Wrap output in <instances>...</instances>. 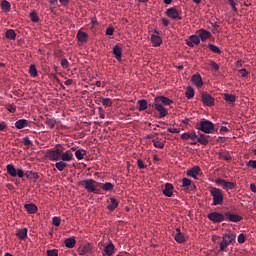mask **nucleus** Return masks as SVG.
<instances>
[{
	"label": "nucleus",
	"mask_w": 256,
	"mask_h": 256,
	"mask_svg": "<svg viewBox=\"0 0 256 256\" xmlns=\"http://www.w3.org/2000/svg\"><path fill=\"white\" fill-rule=\"evenodd\" d=\"M7 111H9V113H16L17 112V106H15V104H9L7 106Z\"/></svg>",
	"instance_id": "obj_46"
},
{
	"label": "nucleus",
	"mask_w": 256,
	"mask_h": 256,
	"mask_svg": "<svg viewBox=\"0 0 256 256\" xmlns=\"http://www.w3.org/2000/svg\"><path fill=\"white\" fill-rule=\"evenodd\" d=\"M119 207V202L115 198H110V204L108 205L109 211H115V208Z\"/></svg>",
	"instance_id": "obj_29"
},
{
	"label": "nucleus",
	"mask_w": 256,
	"mask_h": 256,
	"mask_svg": "<svg viewBox=\"0 0 256 256\" xmlns=\"http://www.w3.org/2000/svg\"><path fill=\"white\" fill-rule=\"evenodd\" d=\"M93 245L91 243L84 244L78 250L79 255H93Z\"/></svg>",
	"instance_id": "obj_9"
},
{
	"label": "nucleus",
	"mask_w": 256,
	"mask_h": 256,
	"mask_svg": "<svg viewBox=\"0 0 256 256\" xmlns=\"http://www.w3.org/2000/svg\"><path fill=\"white\" fill-rule=\"evenodd\" d=\"M208 219L212 221V223H221L225 221V214H221L219 212H212L207 215Z\"/></svg>",
	"instance_id": "obj_7"
},
{
	"label": "nucleus",
	"mask_w": 256,
	"mask_h": 256,
	"mask_svg": "<svg viewBox=\"0 0 256 256\" xmlns=\"http://www.w3.org/2000/svg\"><path fill=\"white\" fill-rule=\"evenodd\" d=\"M101 103L104 107H111L113 105V100H111V98H102Z\"/></svg>",
	"instance_id": "obj_37"
},
{
	"label": "nucleus",
	"mask_w": 256,
	"mask_h": 256,
	"mask_svg": "<svg viewBox=\"0 0 256 256\" xmlns=\"http://www.w3.org/2000/svg\"><path fill=\"white\" fill-rule=\"evenodd\" d=\"M229 5L231 6L232 8V11H234V13H237V1L235 0H227Z\"/></svg>",
	"instance_id": "obj_43"
},
{
	"label": "nucleus",
	"mask_w": 256,
	"mask_h": 256,
	"mask_svg": "<svg viewBox=\"0 0 256 256\" xmlns=\"http://www.w3.org/2000/svg\"><path fill=\"white\" fill-rule=\"evenodd\" d=\"M209 193L212 196L213 205L215 206L223 205V200H224L223 190L215 187H210Z\"/></svg>",
	"instance_id": "obj_2"
},
{
	"label": "nucleus",
	"mask_w": 256,
	"mask_h": 256,
	"mask_svg": "<svg viewBox=\"0 0 256 256\" xmlns=\"http://www.w3.org/2000/svg\"><path fill=\"white\" fill-rule=\"evenodd\" d=\"M24 207L31 215L37 212V206L35 204H26Z\"/></svg>",
	"instance_id": "obj_32"
},
{
	"label": "nucleus",
	"mask_w": 256,
	"mask_h": 256,
	"mask_svg": "<svg viewBox=\"0 0 256 256\" xmlns=\"http://www.w3.org/2000/svg\"><path fill=\"white\" fill-rule=\"evenodd\" d=\"M87 33L83 32V31H78L77 33V39H78V43L79 45H83V43H87Z\"/></svg>",
	"instance_id": "obj_20"
},
{
	"label": "nucleus",
	"mask_w": 256,
	"mask_h": 256,
	"mask_svg": "<svg viewBox=\"0 0 256 256\" xmlns=\"http://www.w3.org/2000/svg\"><path fill=\"white\" fill-rule=\"evenodd\" d=\"M61 66L63 67V69H69V61L67 59H62L61 60Z\"/></svg>",
	"instance_id": "obj_50"
},
{
	"label": "nucleus",
	"mask_w": 256,
	"mask_h": 256,
	"mask_svg": "<svg viewBox=\"0 0 256 256\" xmlns=\"http://www.w3.org/2000/svg\"><path fill=\"white\" fill-rule=\"evenodd\" d=\"M223 189H225L226 191H229V189H235V183L233 182H229V181H225L224 182V186H222Z\"/></svg>",
	"instance_id": "obj_40"
},
{
	"label": "nucleus",
	"mask_w": 256,
	"mask_h": 256,
	"mask_svg": "<svg viewBox=\"0 0 256 256\" xmlns=\"http://www.w3.org/2000/svg\"><path fill=\"white\" fill-rule=\"evenodd\" d=\"M224 217H226V219L232 223H239V221H243V217L231 212H226Z\"/></svg>",
	"instance_id": "obj_11"
},
{
	"label": "nucleus",
	"mask_w": 256,
	"mask_h": 256,
	"mask_svg": "<svg viewBox=\"0 0 256 256\" xmlns=\"http://www.w3.org/2000/svg\"><path fill=\"white\" fill-rule=\"evenodd\" d=\"M138 169H146L147 165L143 162V160L138 159L137 160Z\"/></svg>",
	"instance_id": "obj_51"
},
{
	"label": "nucleus",
	"mask_w": 256,
	"mask_h": 256,
	"mask_svg": "<svg viewBox=\"0 0 256 256\" xmlns=\"http://www.w3.org/2000/svg\"><path fill=\"white\" fill-rule=\"evenodd\" d=\"M163 195H165V197H173V184L171 183L165 184Z\"/></svg>",
	"instance_id": "obj_19"
},
{
	"label": "nucleus",
	"mask_w": 256,
	"mask_h": 256,
	"mask_svg": "<svg viewBox=\"0 0 256 256\" xmlns=\"http://www.w3.org/2000/svg\"><path fill=\"white\" fill-rule=\"evenodd\" d=\"M16 237L22 240L27 239V228L18 229L16 232Z\"/></svg>",
	"instance_id": "obj_28"
},
{
	"label": "nucleus",
	"mask_w": 256,
	"mask_h": 256,
	"mask_svg": "<svg viewBox=\"0 0 256 256\" xmlns=\"http://www.w3.org/2000/svg\"><path fill=\"white\" fill-rule=\"evenodd\" d=\"M192 83L201 89L203 87V78H201V74H194L191 79Z\"/></svg>",
	"instance_id": "obj_15"
},
{
	"label": "nucleus",
	"mask_w": 256,
	"mask_h": 256,
	"mask_svg": "<svg viewBox=\"0 0 256 256\" xmlns=\"http://www.w3.org/2000/svg\"><path fill=\"white\" fill-rule=\"evenodd\" d=\"M250 189L252 193H256V185L255 184H250Z\"/></svg>",
	"instance_id": "obj_64"
},
{
	"label": "nucleus",
	"mask_w": 256,
	"mask_h": 256,
	"mask_svg": "<svg viewBox=\"0 0 256 256\" xmlns=\"http://www.w3.org/2000/svg\"><path fill=\"white\" fill-rule=\"evenodd\" d=\"M185 95L187 99H193V97H195V90H193L191 87H188Z\"/></svg>",
	"instance_id": "obj_39"
},
{
	"label": "nucleus",
	"mask_w": 256,
	"mask_h": 256,
	"mask_svg": "<svg viewBox=\"0 0 256 256\" xmlns=\"http://www.w3.org/2000/svg\"><path fill=\"white\" fill-rule=\"evenodd\" d=\"M174 239L177 243H185V235L181 233V228H176Z\"/></svg>",
	"instance_id": "obj_21"
},
{
	"label": "nucleus",
	"mask_w": 256,
	"mask_h": 256,
	"mask_svg": "<svg viewBox=\"0 0 256 256\" xmlns=\"http://www.w3.org/2000/svg\"><path fill=\"white\" fill-rule=\"evenodd\" d=\"M166 15L170 19H178L179 21H181V19H183V17H181V14H179V11H177V9H175V8H169L166 11Z\"/></svg>",
	"instance_id": "obj_12"
},
{
	"label": "nucleus",
	"mask_w": 256,
	"mask_h": 256,
	"mask_svg": "<svg viewBox=\"0 0 256 256\" xmlns=\"http://www.w3.org/2000/svg\"><path fill=\"white\" fill-rule=\"evenodd\" d=\"M238 243H245V234H239Z\"/></svg>",
	"instance_id": "obj_59"
},
{
	"label": "nucleus",
	"mask_w": 256,
	"mask_h": 256,
	"mask_svg": "<svg viewBox=\"0 0 256 256\" xmlns=\"http://www.w3.org/2000/svg\"><path fill=\"white\" fill-rule=\"evenodd\" d=\"M139 111H145L147 109V100L142 99L138 101Z\"/></svg>",
	"instance_id": "obj_36"
},
{
	"label": "nucleus",
	"mask_w": 256,
	"mask_h": 256,
	"mask_svg": "<svg viewBox=\"0 0 256 256\" xmlns=\"http://www.w3.org/2000/svg\"><path fill=\"white\" fill-rule=\"evenodd\" d=\"M227 131H229V128H227V126H222L220 128V133H227Z\"/></svg>",
	"instance_id": "obj_63"
},
{
	"label": "nucleus",
	"mask_w": 256,
	"mask_h": 256,
	"mask_svg": "<svg viewBox=\"0 0 256 256\" xmlns=\"http://www.w3.org/2000/svg\"><path fill=\"white\" fill-rule=\"evenodd\" d=\"M199 37H200V41H207V39L211 37V32L205 29H202L200 30Z\"/></svg>",
	"instance_id": "obj_26"
},
{
	"label": "nucleus",
	"mask_w": 256,
	"mask_h": 256,
	"mask_svg": "<svg viewBox=\"0 0 256 256\" xmlns=\"http://www.w3.org/2000/svg\"><path fill=\"white\" fill-rule=\"evenodd\" d=\"M168 133H180L179 128H168Z\"/></svg>",
	"instance_id": "obj_60"
},
{
	"label": "nucleus",
	"mask_w": 256,
	"mask_h": 256,
	"mask_svg": "<svg viewBox=\"0 0 256 256\" xmlns=\"http://www.w3.org/2000/svg\"><path fill=\"white\" fill-rule=\"evenodd\" d=\"M55 167L59 171H65V167H67V163L63 162V160H61V161L55 163Z\"/></svg>",
	"instance_id": "obj_34"
},
{
	"label": "nucleus",
	"mask_w": 256,
	"mask_h": 256,
	"mask_svg": "<svg viewBox=\"0 0 256 256\" xmlns=\"http://www.w3.org/2000/svg\"><path fill=\"white\" fill-rule=\"evenodd\" d=\"M52 223L55 227H59V225H61V217L59 216H54L52 218Z\"/></svg>",
	"instance_id": "obj_44"
},
{
	"label": "nucleus",
	"mask_w": 256,
	"mask_h": 256,
	"mask_svg": "<svg viewBox=\"0 0 256 256\" xmlns=\"http://www.w3.org/2000/svg\"><path fill=\"white\" fill-rule=\"evenodd\" d=\"M154 33L151 35V43L153 47H161V44L163 43V39L161 36H159V31L155 30Z\"/></svg>",
	"instance_id": "obj_10"
},
{
	"label": "nucleus",
	"mask_w": 256,
	"mask_h": 256,
	"mask_svg": "<svg viewBox=\"0 0 256 256\" xmlns=\"http://www.w3.org/2000/svg\"><path fill=\"white\" fill-rule=\"evenodd\" d=\"M0 7L4 13H9V11H11V3L7 0H2Z\"/></svg>",
	"instance_id": "obj_27"
},
{
	"label": "nucleus",
	"mask_w": 256,
	"mask_h": 256,
	"mask_svg": "<svg viewBox=\"0 0 256 256\" xmlns=\"http://www.w3.org/2000/svg\"><path fill=\"white\" fill-rule=\"evenodd\" d=\"M208 49H210V51H212V53H217L218 55H220V53H221V49H219L217 47V45H215V44H209Z\"/></svg>",
	"instance_id": "obj_41"
},
{
	"label": "nucleus",
	"mask_w": 256,
	"mask_h": 256,
	"mask_svg": "<svg viewBox=\"0 0 256 256\" xmlns=\"http://www.w3.org/2000/svg\"><path fill=\"white\" fill-rule=\"evenodd\" d=\"M113 33H115V28L109 27L106 29V35L111 36V35H113Z\"/></svg>",
	"instance_id": "obj_56"
},
{
	"label": "nucleus",
	"mask_w": 256,
	"mask_h": 256,
	"mask_svg": "<svg viewBox=\"0 0 256 256\" xmlns=\"http://www.w3.org/2000/svg\"><path fill=\"white\" fill-rule=\"evenodd\" d=\"M23 143H24V145H33V142H31V140L29 139V137H24L23 138Z\"/></svg>",
	"instance_id": "obj_57"
},
{
	"label": "nucleus",
	"mask_w": 256,
	"mask_h": 256,
	"mask_svg": "<svg viewBox=\"0 0 256 256\" xmlns=\"http://www.w3.org/2000/svg\"><path fill=\"white\" fill-rule=\"evenodd\" d=\"M64 244L67 249H73L77 245V240L75 238H66Z\"/></svg>",
	"instance_id": "obj_24"
},
{
	"label": "nucleus",
	"mask_w": 256,
	"mask_h": 256,
	"mask_svg": "<svg viewBox=\"0 0 256 256\" xmlns=\"http://www.w3.org/2000/svg\"><path fill=\"white\" fill-rule=\"evenodd\" d=\"M235 233L229 232L228 234H224L222 237V242L220 243V251H225L233 241L236 239Z\"/></svg>",
	"instance_id": "obj_3"
},
{
	"label": "nucleus",
	"mask_w": 256,
	"mask_h": 256,
	"mask_svg": "<svg viewBox=\"0 0 256 256\" xmlns=\"http://www.w3.org/2000/svg\"><path fill=\"white\" fill-rule=\"evenodd\" d=\"M199 131H202V133H213L215 129V124L209 120H203L199 123Z\"/></svg>",
	"instance_id": "obj_6"
},
{
	"label": "nucleus",
	"mask_w": 256,
	"mask_h": 256,
	"mask_svg": "<svg viewBox=\"0 0 256 256\" xmlns=\"http://www.w3.org/2000/svg\"><path fill=\"white\" fill-rule=\"evenodd\" d=\"M224 101L228 103L229 105H235V102L237 101V96L233 94H223Z\"/></svg>",
	"instance_id": "obj_17"
},
{
	"label": "nucleus",
	"mask_w": 256,
	"mask_h": 256,
	"mask_svg": "<svg viewBox=\"0 0 256 256\" xmlns=\"http://www.w3.org/2000/svg\"><path fill=\"white\" fill-rule=\"evenodd\" d=\"M5 129H7V124H5V122H1L0 123V131H5Z\"/></svg>",
	"instance_id": "obj_62"
},
{
	"label": "nucleus",
	"mask_w": 256,
	"mask_h": 256,
	"mask_svg": "<svg viewBox=\"0 0 256 256\" xmlns=\"http://www.w3.org/2000/svg\"><path fill=\"white\" fill-rule=\"evenodd\" d=\"M114 187H115V185H113V183H111V182H106V183L103 184L102 189H103L104 191H113Z\"/></svg>",
	"instance_id": "obj_38"
},
{
	"label": "nucleus",
	"mask_w": 256,
	"mask_h": 256,
	"mask_svg": "<svg viewBox=\"0 0 256 256\" xmlns=\"http://www.w3.org/2000/svg\"><path fill=\"white\" fill-rule=\"evenodd\" d=\"M47 256H59V251L57 249L48 250Z\"/></svg>",
	"instance_id": "obj_49"
},
{
	"label": "nucleus",
	"mask_w": 256,
	"mask_h": 256,
	"mask_svg": "<svg viewBox=\"0 0 256 256\" xmlns=\"http://www.w3.org/2000/svg\"><path fill=\"white\" fill-rule=\"evenodd\" d=\"M198 143H200V145H208L209 144V136L200 134L198 136Z\"/></svg>",
	"instance_id": "obj_31"
},
{
	"label": "nucleus",
	"mask_w": 256,
	"mask_h": 256,
	"mask_svg": "<svg viewBox=\"0 0 256 256\" xmlns=\"http://www.w3.org/2000/svg\"><path fill=\"white\" fill-rule=\"evenodd\" d=\"M80 185H84V189L88 193H97V188L99 187V183L93 179L83 180L80 182Z\"/></svg>",
	"instance_id": "obj_4"
},
{
	"label": "nucleus",
	"mask_w": 256,
	"mask_h": 256,
	"mask_svg": "<svg viewBox=\"0 0 256 256\" xmlns=\"http://www.w3.org/2000/svg\"><path fill=\"white\" fill-rule=\"evenodd\" d=\"M199 173H201V168L199 166H194L186 172L188 177H193V179H197Z\"/></svg>",
	"instance_id": "obj_13"
},
{
	"label": "nucleus",
	"mask_w": 256,
	"mask_h": 256,
	"mask_svg": "<svg viewBox=\"0 0 256 256\" xmlns=\"http://www.w3.org/2000/svg\"><path fill=\"white\" fill-rule=\"evenodd\" d=\"M181 137L182 139H191V133L185 132L181 135Z\"/></svg>",
	"instance_id": "obj_61"
},
{
	"label": "nucleus",
	"mask_w": 256,
	"mask_h": 256,
	"mask_svg": "<svg viewBox=\"0 0 256 256\" xmlns=\"http://www.w3.org/2000/svg\"><path fill=\"white\" fill-rule=\"evenodd\" d=\"M86 151L85 150H76L75 151V157L76 159H78V161H82V159H85V155H86Z\"/></svg>",
	"instance_id": "obj_33"
},
{
	"label": "nucleus",
	"mask_w": 256,
	"mask_h": 256,
	"mask_svg": "<svg viewBox=\"0 0 256 256\" xmlns=\"http://www.w3.org/2000/svg\"><path fill=\"white\" fill-rule=\"evenodd\" d=\"M46 157L47 159H49V161H59L61 159V150H48L46 153Z\"/></svg>",
	"instance_id": "obj_8"
},
{
	"label": "nucleus",
	"mask_w": 256,
	"mask_h": 256,
	"mask_svg": "<svg viewBox=\"0 0 256 256\" xmlns=\"http://www.w3.org/2000/svg\"><path fill=\"white\" fill-rule=\"evenodd\" d=\"M30 18H31V21L33 23H38L39 22V17L37 16V14L35 12L30 13Z\"/></svg>",
	"instance_id": "obj_47"
},
{
	"label": "nucleus",
	"mask_w": 256,
	"mask_h": 256,
	"mask_svg": "<svg viewBox=\"0 0 256 256\" xmlns=\"http://www.w3.org/2000/svg\"><path fill=\"white\" fill-rule=\"evenodd\" d=\"M190 185H191V180H189V178L182 179V187L187 189V187H190Z\"/></svg>",
	"instance_id": "obj_45"
},
{
	"label": "nucleus",
	"mask_w": 256,
	"mask_h": 256,
	"mask_svg": "<svg viewBox=\"0 0 256 256\" xmlns=\"http://www.w3.org/2000/svg\"><path fill=\"white\" fill-rule=\"evenodd\" d=\"M239 73H240L241 77H248L249 76V72L245 68L240 69Z\"/></svg>",
	"instance_id": "obj_52"
},
{
	"label": "nucleus",
	"mask_w": 256,
	"mask_h": 256,
	"mask_svg": "<svg viewBox=\"0 0 256 256\" xmlns=\"http://www.w3.org/2000/svg\"><path fill=\"white\" fill-rule=\"evenodd\" d=\"M113 55L116 57L117 61H121V57L123 55V49L119 46H114L113 47Z\"/></svg>",
	"instance_id": "obj_25"
},
{
	"label": "nucleus",
	"mask_w": 256,
	"mask_h": 256,
	"mask_svg": "<svg viewBox=\"0 0 256 256\" xmlns=\"http://www.w3.org/2000/svg\"><path fill=\"white\" fill-rule=\"evenodd\" d=\"M6 39H10L11 41H15L17 39V33H15V30L9 29L6 31Z\"/></svg>",
	"instance_id": "obj_30"
},
{
	"label": "nucleus",
	"mask_w": 256,
	"mask_h": 256,
	"mask_svg": "<svg viewBox=\"0 0 256 256\" xmlns=\"http://www.w3.org/2000/svg\"><path fill=\"white\" fill-rule=\"evenodd\" d=\"M225 181L226 180L218 178L215 180V183H216V185H221L223 187L225 185Z\"/></svg>",
	"instance_id": "obj_58"
},
{
	"label": "nucleus",
	"mask_w": 256,
	"mask_h": 256,
	"mask_svg": "<svg viewBox=\"0 0 256 256\" xmlns=\"http://www.w3.org/2000/svg\"><path fill=\"white\" fill-rule=\"evenodd\" d=\"M29 74L31 75V77H37L38 72H37V67H35V65L33 64L30 65Z\"/></svg>",
	"instance_id": "obj_42"
},
{
	"label": "nucleus",
	"mask_w": 256,
	"mask_h": 256,
	"mask_svg": "<svg viewBox=\"0 0 256 256\" xmlns=\"http://www.w3.org/2000/svg\"><path fill=\"white\" fill-rule=\"evenodd\" d=\"M104 253H106L107 256H113L115 253V245H113V242H110L105 246Z\"/></svg>",
	"instance_id": "obj_22"
},
{
	"label": "nucleus",
	"mask_w": 256,
	"mask_h": 256,
	"mask_svg": "<svg viewBox=\"0 0 256 256\" xmlns=\"http://www.w3.org/2000/svg\"><path fill=\"white\" fill-rule=\"evenodd\" d=\"M247 167H251L252 169H256V161L250 160L247 162Z\"/></svg>",
	"instance_id": "obj_53"
},
{
	"label": "nucleus",
	"mask_w": 256,
	"mask_h": 256,
	"mask_svg": "<svg viewBox=\"0 0 256 256\" xmlns=\"http://www.w3.org/2000/svg\"><path fill=\"white\" fill-rule=\"evenodd\" d=\"M202 102L204 105H207V107H212V105H215V99L209 94L202 95Z\"/></svg>",
	"instance_id": "obj_14"
},
{
	"label": "nucleus",
	"mask_w": 256,
	"mask_h": 256,
	"mask_svg": "<svg viewBox=\"0 0 256 256\" xmlns=\"http://www.w3.org/2000/svg\"><path fill=\"white\" fill-rule=\"evenodd\" d=\"M163 105H173V100L165 97V96H158L154 99V108L159 113L160 119L163 117H167V110Z\"/></svg>",
	"instance_id": "obj_1"
},
{
	"label": "nucleus",
	"mask_w": 256,
	"mask_h": 256,
	"mask_svg": "<svg viewBox=\"0 0 256 256\" xmlns=\"http://www.w3.org/2000/svg\"><path fill=\"white\" fill-rule=\"evenodd\" d=\"M154 147L157 149H163V147H165V143L162 141H154Z\"/></svg>",
	"instance_id": "obj_48"
},
{
	"label": "nucleus",
	"mask_w": 256,
	"mask_h": 256,
	"mask_svg": "<svg viewBox=\"0 0 256 256\" xmlns=\"http://www.w3.org/2000/svg\"><path fill=\"white\" fill-rule=\"evenodd\" d=\"M189 39L190 41L186 42L188 47H195V45H199V43H201V38L197 35H192Z\"/></svg>",
	"instance_id": "obj_16"
},
{
	"label": "nucleus",
	"mask_w": 256,
	"mask_h": 256,
	"mask_svg": "<svg viewBox=\"0 0 256 256\" xmlns=\"http://www.w3.org/2000/svg\"><path fill=\"white\" fill-rule=\"evenodd\" d=\"M60 158H61V161H63V162L73 161V152H71V150H68L63 153L60 152Z\"/></svg>",
	"instance_id": "obj_18"
},
{
	"label": "nucleus",
	"mask_w": 256,
	"mask_h": 256,
	"mask_svg": "<svg viewBox=\"0 0 256 256\" xmlns=\"http://www.w3.org/2000/svg\"><path fill=\"white\" fill-rule=\"evenodd\" d=\"M6 170L10 177H19L20 179H23V177H25V172L23 171V169H16L13 164H8L6 166Z\"/></svg>",
	"instance_id": "obj_5"
},
{
	"label": "nucleus",
	"mask_w": 256,
	"mask_h": 256,
	"mask_svg": "<svg viewBox=\"0 0 256 256\" xmlns=\"http://www.w3.org/2000/svg\"><path fill=\"white\" fill-rule=\"evenodd\" d=\"M190 139L192 141H198L199 140V135H197V133H195V132L190 133Z\"/></svg>",
	"instance_id": "obj_55"
},
{
	"label": "nucleus",
	"mask_w": 256,
	"mask_h": 256,
	"mask_svg": "<svg viewBox=\"0 0 256 256\" xmlns=\"http://www.w3.org/2000/svg\"><path fill=\"white\" fill-rule=\"evenodd\" d=\"M45 123H46V125H48V127L53 129V127H55V125H57V120L54 118H46Z\"/></svg>",
	"instance_id": "obj_35"
},
{
	"label": "nucleus",
	"mask_w": 256,
	"mask_h": 256,
	"mask_svg": "<svg viewBox=\"0 0 256 256\" xmlns=\"http://www.w3.org/2000/svg\"><path fill=\"white\" fill-rule=\"evenodd\" d=\"M210 67L214 68L215 71H219V64L215 61H210Z\"/></svg>",
	"instance_id": "obj_54"
},
{
	"label": "nucleus",
	"mask_w": 256,
	"mask_h": 256,
	"mask_svg": "<svg viewBox=\"0 0 256 256\" xmlns=\"http://www.w3.org/2000/svg\"><path fill=\"white\" fill-rule=\"evenodd\" d=\"M29 126V121L26 119H20L15 122L16 129H25V127Z\"/></svg>",
	"instance_id": "obj_23"
}]
</instances>
